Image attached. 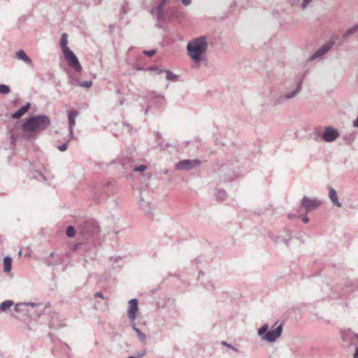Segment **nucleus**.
<instances>
[{
  "mask_svg": "<svg viewBox=\"0 0 358 358\" xmlns=\"http://www.w3.org/2000/svg\"><path fill=\"white\" fill-rule=\"evenodd\" d=\"M79 114V112L76 109H71L68 111V123L71 138H73V128L76 126V118Z\"/></svg>",
  "mask_w": 358,
  "mask_h": 358,
  "instance_id": "11",
  "label": "nucleus"
},
{
  "mask_svg": "<svg viewBox=\"0 0 358 358\" xmlns=\"http://www.w3.org/2000/svg\"><path fill=\"white\" fill-rule=\"evenodd\" d=\"M281 238L280 237H277L276 239L274 240L275 242H280Z\"/></svg>",
  "mask_w": 358,
  "mask_h": 358,
  "instance_id": "53",
  "label": "nucleus"
},
{
  "mask_svg": "<svg viewBox=\"0 0 358 358\" xmlns=\"http://www.w3.org/2000/svg\"><path fill=\"white\" fill-rule=\"evenodd\" d=\"M133 157L130 153H122L117 159L113 160L111 164L119 163L124 169H131L133 168Z\"/></svg>",
  "mask_w": 358,
  "mask_h": 358,
  "instance_id": "6",
  "label": "nucleus"
},
{
  "mask_svg": "<svg viewBox=\"0 0 358 358\" xmlns=\"http://www.w3.org/2000/svg\"><path fill=\"white\" fill-rule=\"evenodd\" d=\"M94 295L96 297H99V298H101V299L103 298V294L101 292H96Z\"/></svg>",
  "mask_w": 358,
  "mask_h": 358,
  "instance_id": "43",
  "label": "nucleus"
},
{
  "mask_svg": "<svg viewBox=\"0 0 358 358\" xmlns=\"http://www.w3.org/2000/svg\"><path fill=\"white\" fill-rule=\"evenodd\" d=\"M10 91H0V93L8 94Z\"/></svg>",
  "mask_w": 358,
  "mask_h": 358,
  "instance_id": "54",
  "label": "nucleus"
},
{
  "mask_svg": "<svg viewBox=\"0 0 358 358\" xmlns=\"http://www.w3.org/2000/svg\"><path fill=\"white\" fill-rule=\"evenodd\" d=\"M60 47L62 48V52H64L67 50H71L68 46V34L66 33H63L61 36L60 42H59Z\"/></svg>",
  "mask_w": 358,
  "mask_h": 358,
  "instance_id": "22",
  "label": "nucleus"
},
{
  "mask_svg": "<svg viewBox=\"0 0 358 358\" xmlns=\"http://www.w3.org/2000/svg\"><path fill=\"white\" fill-rule=\"evenodd\" d=\"M124 125H126L127 127H129V124H125Z\"/></svg>",
  "mask_w": 358,
  "mask_h": 358,
  "instance_id": "59",
  "label": "nucleus"
},
{
  "mask_svg": "<svg viewBox=\"0 0 358 358\" xmlns=\"http://www.w3.org/2000/svg\"><path fill=\"white\" fill-rule=\"evenodd\" d=\"M55 252H51L50 255V258H52V259H54L55 257Z\"/></svg>",
  "mask_w": 358,
  "mask_h": 358,
  "instance_id": "51",
  "label": "nucleus"
},
{
  "mask_svg": "<svg viewBox=\"0 0 358 358\" xmlns=\"http://www.w3.org/2000/svg\"><path fill=\"white\" fill-rule=\"evenodd\" d=\"M329 197L334 206L337 207L342 206V204L338 201L336 191L331 187H329Z\"/></svg>",
  "mask_w": 358,
  "mask_h": 358,
  "instance_id": "19",
  "label": "nucleus"
},
{
  "mask_svg": "<svg viewBox=\"0 0 358 358\" xmlns=\"http://www.w3.org/2000/svg\"><path fill=\"white\" fill-rule=\"evenodd\" d=\"M163 3H159L155 9H151L150 13L152 15L155 16L157 20L159 21L164 20V16L163 14V8H164Z\"/></svg>",
  "mask_w": 358,
  "mask_h": 358,
  "instance_id": "15",
  "label": "nucleus"
},
{
  "mask_svg": "<svg viewBox=\"0 0 358 358\" xmlns=\"http://www.w3.org/2000/svg\"><path fill=\"white\" fill-rule=\"evenodd\" d=\"M44 264L48 266H50L56 265L57 264V261H56L54 259L50 258V259H45L44 262Z\"/></svg>",
  "mask_w": 358,
  "mask_h": 358,
  "instance_id": "33",
  "label": "nucleus"
},
{
  "mask_svg": "<svg viewBox=\"0 0 358 358\" xmlns=\"http://www.w3.org/2000/svg\"><path fill=\"white\" fill-rule=\"evenodd\" d=\"M321 205V201L317 199H310L303 196L301 200V206L303 207L307 212H310Z\"/></svg>",
  "mask_w": 358,
  "mask_h": 358,
  "instance_id": "9",
  "label": "nucleus"
},
{
  "mask_svg": "<svg viewBox=\"0 0 358 358\" xmlns=\"http://www.w3.org/2000/svg\"><path fill=\"white\" fill-rule=\"evenodd\" d=\"M288 217L290 219H293V218L296 217V215L295 214H289Z\"/></svg>",
  "mask_w": 358,
  "mask_h": 358,
  "instance_id": "48",
  "label": "nucleus"
},
{
  "mask_svg": "<svg viewBox=\"0 0 358 358\" xmlns=\"http://www.w3.org/2000/svg\"><path fill=\"white\" fill-rule=\"evenodd\" d=\"M131 96L132 94L129 92L123 94L121 91H117V97L118 99L120 105H122L125 101H127Z\"/></svg>",
  "mask_w": 358,
  "mask_h": 358,
  "instance_id": "23",
  "label": "nucleus"
},
{
  "mask_svg": "<svg viewBox=\"0 0 358 358\" xmlns=\"http://www.w3.org/2000/svg\"><path fill=\"white\" fill-rule=\"evenodd\" d=\"M354 29H355L356 31H358V23L354 26Z\"/></svg>",
  "mask_w": 358,
  "mask_h": 358,
  "instance_id": "52",
  "label": "nucleus"
},
{
  "mask_svg": "<svg viewBox=\"0 0 358 358\" xmlns=\"http://www.w3.org/2000/svg\"><path fill=\"white\" fill-rule=\"evenodd\" d=\"M226 196V192L224 189H218L216 193L217 199L220 201H224Z\"/></svg>",
  "mask_w": 358,
  "mask_h": 358,
  "instance_id": "30",
  "label": "nucleus"
},
{
  "mask_svg": "<svg viewBox=\"0 0 358 358\" xmlns=\"http://www.w3.org/2000/svg\"><path fill=\"white\" fill-rule=\"evenodd\" d=\"M139 205L141 208L148 213L151 219H153V213L152 212V207L150 203L144 201L142 198L139 200Z\"/></svg>",
  "mask_w": 358,
  "mask_h": 358,
  "instance_id": "18",
  "label": "nucleus"
},
{
  "mask_svg": "<svg viewBox=\"0 0 358 358\" xmlns=\"http://www.w3.org/2000/svg\"><path fill=\"white\" fill-rule=\"evenodd\" d=\"M221 344H222L223 346H225V347H227V348L231 349V350H232L233 351H234V352H238V350L236 347H234V345H231V344L228 343H227V342H226V341H222V342H221Z\"/></svg>",
  "mask_w": 358,
  "mask_h": 358,
  "instance_id": "32",
  "label": "nucleus"
},
{
  "mask_svg": "<svg viewBox=\"0 0 358 358\" xmlns=\"http://www.w3.org/2000/svg\"><path fill=\"white\" fill-rule=\"evenodd\" d=\"M313 1V0H302V2L300 5L301 8L304 10L306 8L310 5V3Z\"/></svg>",
  "mask_w": 358,
  "mask_h": 358,
  "instance_id": "34",
  "label": "nucleus"
},
{
  "mask_svg": "<svg viewBox=\"0 0 358 358\" xmlns=\"http://www.w3.org/2000/svg\"><path fill=\"white\" fill-rule=\"evenodd\" d=\"M26 303H17L15 307H14V310L16 313H19V312H21L22 310V307L25 306Z\"/></svg>",
  "mask_w": 358,
  "mask_h": 358,
  "instance_id": "35",
  "label": "nucleus"
},
{
  "mask_svg": "<svg viewBox=\"0 0 358 358\" xmlns=\"http://www.w3.org/2000/svg\"><path fill=\"white\" fill-rule=\"evenodd\" d=\"M299 92V91H278V93L275 95L276 99L274 101V104L278 105L285 103L286 101L295 97Z\"/></svg>",
  "mask_w": 358,
  "mask_h": 358,
  "instance_id": "8",
  "label": "nucleus"
},
{
  "mask_svg": "<svg viewBox=\"0 0 358 358\" xmlns=\"http://www.w3.org/2000/svg\"><path fill=\"white\" fill-rule=\"evenodd\" d=\"M0 90H10V87L6 85H0Z\"/></svg>",
  "mask_w": 358,
  "mask_h": 358,
  "instance_id": "44",
  "label": "nucleus"
},
{
  "mask_svg": "<svg viewBox=\"0 0 358 358\" xmlns=\"http://www.w3.org/2000/svg\"><path fill=\"white\" fill-rule=\"evenodd\" d=\"M156 49H152L150 50H144L143 52L148 57H152L156 53Z\"/></svg>",
  "mask_w": 358,
  "mask_h": 358,
  "instance_id": "36",
  "label": "nucleus"
},
{
  "mask_svg": "<svg viewBox=\"0 0 358 358\" xmlns=\"http://www.w3.org/2000/svg\"><path fill=\"white\" fill-rule=\"evenodd\" d=\"M50 124V119L44 114L30 116L22 125L23 131L26 133L24 138L29 140L36 139V133L45 130Z\"/></svg>",
  "mask_w": 358,
  "mask_h": 358,
  "instance_id": "1",
  "label": "nucleus"
},
{
  "mask_svg": "<svg viewBox=\"0 0 358 358\" xmlns=\"http://www.w3.org/2000/svg\"><path fill=\"white\" fill-rule=\"evenodd\" d=\"M66 234L69 238H73L76 235V229L73 226H69L66 231Z\"/></svg>",
  "mask_w": 358,
  "mask_h": 358,
  "instance_id": "28",
  "label": "nucleus"
},
{
  "mask_svg": "<svg viewBox=\"0 0 358 358\" xmlns=\"http://www.w3.org/2000/svg\"><path fill=\"white\" fill-rule=\"evenodd\" d=\"M302 221H303L304 223H307V222H308V221H309V218H308L307 216H305V217H303Z\"/></svg>",
  "mask_w": 358,
  "mask_h": 358,
  "instance_id": "47",
  "label": "nucleus"
},
{
  "mask_svg": "<svg viewBox=\"0 0 358 358\" xmlns=\"http://www.w3.org/2000/svg\"><path fill=\"white\" fill-rule=\"evenodd\" d=\"M156 136H157V138H162V136H161L160 134H159V133H158V132L157 133Z\"/></svg>",
  "mask_w": 358,
  "mask_h": 358,
  "instance_id": "55",
  "label": "nucleus"
},
{
  "mask_svg": "<svg viewBox=\"0 0 358 358\" xmlns=\"http://www.w3.org/2000/svg\"><path fill=\"white\" fill-rule=\"evenodd\" d=\"M15 58L18 60H22L31 67H34V64L31 59L27 55L25 52L20 50L16 52Z\"/></svg>",
  "mask_w": 358,
  "mask_h": 358,
  "instance_id": "17",
  "label": "nucleus"
},
{
  "mask_svg": "<svg viewBox=\"0 0 358 358\" xmlns=\"http://www.w3.org/2000/svg\"><path fill=\"white\" fill-rule=\"evenodd\" d=\"M269 326L268 324H264L257 331V334L261 337L262 340L266 341L272 343L279 338L282 332V327L281 325L277 327L275 329L268 331Z\"/></svg>",
  "mask_w": 358,
  "mask_h": 358,
  "instance_id": "3",
  "label": "nucleus"
},
{
  "mask_svg": "<svg viewBox=\"0 0 358 358\" xmlns=\"http://www.w3.org/2000/svg\"><path fill=\"white\" fill-rule=\"evenodd\" d=\"M26 306H30L32 308H35L36 306H38L39 304L38 303H31V302H29V303H25Z\"/></svg>",
  "mask_w": 358,
  "mask_h": 358,
  "instance_id": "41",
  "label": "nucleus"
},
{
  "mask_svg": "<svg viewBox=\"0 0 358 358\" xmlns=\"http://www.w3.org/2000/svg\"><path fill=\"white\" fill-rule=\"evenodd\" d=\"M147 169L148 166L146 165L141 164L140 166H133V168H131V169H133V171L135 172H141L147 170Z\"/></svg>",
  "mask_w": 358,
  "mask_h": 358,
  "instance_id": "29",
  "label": "nucleus"
},
{
  "mask_svg": "<svg viewBox=\"0 0 358 358\" xmlns=\"http://www.w3.org/2000/svg\"><path fill=\"white\" fill-rule=\"evenodd\" d=\"M206 287L208 290H213L215 289V285L214 282H210L208 285H206Z\"/></svg>",
  "mask_w": 358,
  "mask_h": 358,
  "instance_id": "38",
  "label": "nucleus"
},
{
  "mask_svg": "<svg viewBox=\"0 0 358 358\" xmlns=\"http://www.w3.org/2000/svg\"><path fill=\"white\" fill-rule=\"evenodd\" d=\"M353 126L355 127H358V117H357V119L353 122Z\"/></svg>",
  "mask_w": 358,
  "mask_h": 358,
  "instance_id": "46",
  "label": "nucleus"
},
{
  "mask_svg": "<svg viewBox=\"0 0 358 358\" xmlns=\"http://www.w3.org/2000/svg\"><path fill=\"white\" fill-rule=\"evenodd\" d=\"M340 136L338 131L332 127H326L322 136V139L325 142H333Z\"/></svg>",
  "mask_w": 358,
  "mask_h": 358,
  "instance_id": "7",
  "label": "nucleus"
},
{
  "mask_svg": "<svg viewBox=\"0 0 358 358\" xmlns=\"http://www.w3.org/2000/svg\"><path fill=\"white\" fill-rule=\"evenodd\" d=\"M29 108H30V103H27L26 105L23 106L20 109H18L17 111H15L12 115V117L15 119L20 118L25 113H27L28 111Z\"/></svg>",
  "mask_w": 358,
  "mask_h": 358,
  "instance_id": "20",
  "label": "nucleus"
},
{
  "mask_svg": "<svg viewBox=\"0 0 358 358\" xmlns=\"http://www.w3.org/2000/svg\"><path fill=\"white\" fill-rule=\"evenodd\" d=\"M129 358H138V357H133V356H130V357H129Z\"/></svg>",
  "mask_w": 358,
  "mask_h": 358,
  "instance_id": "58",
  "label": "nucleus"
},
{
  "mask_svg": "<svg viewBox=\"0 0 358 358\" xmlns=\"http://www.w3.org/2000/svg\"><path fill=\"white\" fill-rule=\"evenodd\" d=\"M343 340L350 339L351 341H354L355 338H358V334H354L353 332L348 331L343 334Z\"/></svg>",
  "mask_w": 358,
  "mask_h": 358,
  "instance_id": "26",
  "label": "nucleus"
},
{
  "mask_svg": "<svg viewBox=\"0 0 358 358\" xmlns=\"http://www.w3.org/2000/svg\"><path fill=\"white\" fill-rule=\"evenodd\" d=\"M34 177L36 178L38 180H40V181L45 180V177L43 176V175L41 174L39 172H37L36 175H34Z\"/></svg>",
  "mask_w": 358,
  "mask_h": 358,
  "instance_id": "37",
  "label": "nucleus"
},
{
  "mask_svg": "<svg viewBox=\"0 0 358 358\" xmlns=\"http://www.w3.org/2000/svg\"><path fill=\"white\" fill-rule=\"evenodd\" d=\"M149 105L147 106L145 110V114H147L149 108H151L152 105H157L159 106L164 101V97L156 94L155 92L154 91L150 92L149 94Z\"/></svg>",
  "mask_w": 358,
  "mask_h": 358,
  "instance_id": "14",
  "label": "nucleus"
},
{
  "mask_svg": "<svg viewBox=\"0 0 358 358\" xmlns=\"http://www.w3.org/2000/svg\"><path fill=\"white\" fill-rule=\"evenodd\" d=\"M334 43V42H328L320 47L314 54H313L310 58L309 61H313L317 58H320L333 47Z\"/></svg>",
  "mask_w": 358,
  "mask_h": 358,
  "instance_id": "12",
  "label": "nucleus"
},
{
  "mask_svg": "<svg viewBox=\"0 0 358 358\" xmlns=\"http://www.w3.org/2000/svg\"><path fill=\"white\" fill-rule=\"evenodd\" d=\"M159 146L160 147L161 149H165V146H164L163 142L159 143Z\"/></svg>",
  "mask_w": 358,
  "mask_h": 358,
  "instance_id": "49",
  "label": "nucleus"
},
{
  "mask_svg": "<svg viewBox=\"0 0 358 358\" xmlns=\"http://www.w3.org/2000/svg\"><path fill=\"white\" fill-rule=\"evenodd\" d=\"M182 3L185 6H188L191 4L192 0H182Z\"/></svg>",
  "mask_w": 358,
  "mask_h": 358,
  "instance_id": "40",
  "label": "nucleus"
},
{
  "mask_svg": "<svg viewBox=\"0 0 358 358\" xmlns=\"http://www.w3.org/2000/svg\"><path fill=\"white\" fill-rule=\"evenodd\" d=\"M201 164V161L199 159H185L179 162L176 165V169L178 170H190Z\"/></svg>",
  "mask_w": 358,
  "mask_h": 358,
  "instance_id": "10",
  "label": "nucleus"
},
{
  "mask_svg": "<svg viewBox=\"0 0 358 358\" xmlns=\"http://www.w3.org/2000/svg\"><path fill=\"white\" fill-rule=\"evenodd\" d=\"M75 83L76 85H75V87L78 86L80 87H85V88H90L92 87V83L91 80H86L83 82H78V80H75Z\"/></svg>",
  "mask_w": 358,
  "mask_h": 358,
  "instance_id": "27",
  "label": "nucleus"
},
{
  "mask_svg": "<svg viewBox=\"0 0 358 358\" xmlns=\"http://www.w3.org/2000/svg\"><path fill=\"white\" fill-rule=\"evenodd\" d=\"M77 228L83 236H89L99 231L97 222L93 219H81L77 221Z\"/></svg>",
  "mask_w": 358,
  "mask_h": 358,
  "instance_id": "4",
  "label": "nucleus"
},
{
  "mask_svg": "<svg viewBox=\"0 0 358 358\" xmlns=\"http://www.w3.org/2000/svg\"><path fill=\"white\" fill-rule=\"evenodd\" d=\"M350 286H352V288L351 289H353L354 287H355L356 286L355 285H352V284H350Z\"/></svg>",
  "mask_w": 358,
  "mask_h": 358,
  "instance_id": "57",
  "label": "nucleus"
},
{
  "mask_svg": "<svg viewBox=\"0 0 358 358\" xmlns=\"http://www.w3.org/2000/svg\"><path fill=\"white\" fill-rule=\"evenodd\" d=\"M131 326L132 329L135 331L139 341L141 343H145L146 342L147 338L145 334L143 333L138 328L136 327V325L134 322H131Z\"/></svg>",
  "mask_w": 358,
  "mask_h": 358,
  "instance_id": "21",
  "label": "nucleus"
},
{
  "mask_svg": "<svg viewBox=\"0 0 358 358\" xmlns=\"http://www.w3.org/2000/svg\"><path fill=\"white\" fill-rule=\"evenodd\" d=\"M167 0H161V2L160 3H163V4L164 5V3H166Z\"/></svg>",
  "mask_w": 358,
  "mask_h": 358,
  "instance_id": "56",
  "label": "nucleus"
},
{
  "mask_svg": "<svg viewBox=\"0 0 358 358\" xmlns=\"http://www.w3.org/2000/svg\"><path fill=\"white\" fill-rule=\"evenodd\" d=\"M282 240L284 241V243L286 244V245H287V246L289 245V241H288V240L285 239V238H282Z\"/></svg>",
  "mask_w": 358,
  "mask_h": 358,
  "instance_id": "50",
  "label": "nucleus"
},
{
  "mask_svg": "<svg viewBox=\"0 0 358 358\" xmlns=\"http://www.w3.org/2000/svg\"><path fill=\"white\" fill-rule=\"evenodd\" d=\"M63 55L68 65L75 71L80 72L82 70V66L78 61V57L71 50L63 52Z\"/></svg>",
  "mask_w": 358,
  "mask_h": 358,
  "instance_id": "5",
  "label": "nucleus"
},
{
  "mask_svg": "<svg viewBox=\"0 0 358 358\" xmlns=\"http://www.w3.org/2000/svg\"><path fill=\"white\" fill-rule=\"evenodd\" d=\"M138 300L132 299L129 301V309L127 311L128 318L131 322H133L136 319V313L138 312Z\"/></svg>",
  "mask_w": 358,
  "mask_h": 358,
  "instance_id": "13",
  "label": "nucleus"
},
{
  "mask_svg": "<svg viewBox=\"0 0 358 358\" xmlns=\"http://www.w3.org/2000/svg\"><path fill=\"white\" fill-rule=\"evenodd\" d=\"M353 358H358V347L356 348L355 353L353 355Z\"/></svg>",
  "mask_w": 358,
  "mask_h": 358,
  "instance_id": "45",
  "label": "nucleus"
},
{
  "mask_svg": "<svg viewBox=\"0 0 358 358\" xmlns=\"http://www.w3.org/2000/svg\"><path fill=\"white\" fill-rule=\"evenodd\" d=\"M127 358H129V357H127Z\"/></svg>",
  "mask_w": 358,
  "mask_h": 358,
  "instance_id": "61",
  "label": "nucleus"
},
{
  "mask_svg": "<svg viewBox=\"0 0 358 358\" xmlns=\"http://www.w3.org/2000/svg\"><path fill=\"white\" fill-rule=\"evenodd\" d=\"M21 254H22V252H21V251H20V252H18V255H20Z\"/></svg>",
  "mask_w": 358,
  "mask_h": 358,
  "instance_id": "60",
  "label": "nucleus"
},
{
  "mask_svg": "<svg viewBox=\"0 0 358 358\" xmlns=\"http://www.w3.org/2000/svg\"><path fill=\"white\" fill-rule=\"evenodd\" d=\"M12 266V259L7 256L3 259V271L6 273L10 272Z\"/></svg>",
  "mask_w": 358,
  "mask_h": 358,
  "instance_id": "25",
  "label": "nucleus"
},
{
  "mask_svg": "<svg viewBox=\"0 0 358 358\" xmlns=\"http://www.w3.org/2000/svg\"><path fill=\"white\" fill-rule=\"evenodd\" d=\"M9 135H10V138L11 140V143H13L14 141H15L14 135H13V134L11 131L9 132Z\"/></svg>",
  "mask_w": 358,
  "mask_h": 358,
  "instance_id": "42",
  "label": "nucleus"
},
{
  "mask_svg": "<svg viewBox=\"0 0 358 358\" xmlns=\"http://www.w3.org/2000/svg\"><path fill=\"white\" fill-rule=\"evenodd\" d=\"M14 305V302L11 300H6L0 304V312H6L11 306Z\"/></svg>",
  "mask_w": 358,
  "mask_h": 358,
  "instance_id": "24",
  "label": "nucleus"
},
{
  "mask_svg": "<svg viewBox=\"0 0 358 358\" xmlns=\"http://www.w3.org/2000/svg\"><path fill=\"white\" fill-rule=\"evenodd\" d=\"M59 150L64 152L67 149V143H63L62 145L57 147Z\"/></svg>",
  "mask_w": 358,
  "mask_h": 358,
  "instance_id": "39",
  "label": "nucleus"
},
{
  "mask_svg": "<svg viewBox=\"0 0 358 358\" xmlns=\"http://www.w3.org/2000/svg\"><path fill=\"white\" fill-rule=\"evenodd\" d=\"M157 74H165V78L167 80L171 82H178L180 80L179 76L174 74L170 71L162 70V69H156Z\"/></svg>",
  "mask_w": 358,
  "mask_h": 358,
  "instance_id": "16",
  "label": "nucleus"
},
{
  "mask_svg": "<svg viewBox=\"0 0 358 358\" xmlns=\"http://www.w3.org/2000/svg\"><path fill=\"white\" fill-rule=\"evenodd\" d=\"M356 31L355 29H354V26L348 29L344 34H343V38H348L350 36H352L353 34H355Z\"/></svg>",
  "mask_w": 358,
  "mask_h": 358,
  "instance_id": "31",
  "label": "nucleus"
},
{
  "mask_svg": "<svg viewBox=\"0 0 358 358\" xmlns=\"http://www.w3.org/2000/svg\"><path fill=\"white\" fill-rule=\"evenodd\" d=\"M207 48L206 37L204 36L192 40L187 45L188 55L197 64H200L201 55L206 53Z\"/></svg>",
  "mask_w": 358,
  "mask_h": 358,
  "instance_id": "2",
  "label": "nucleus"
}]
</instances>
